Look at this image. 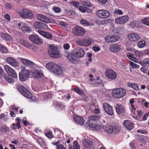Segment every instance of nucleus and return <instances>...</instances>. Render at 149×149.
Returning a JSON list of instances; mask_svg holds the SVG:
<instances>
[{"instance_id":"obj_1","label":"nucleus","mask_w":149,"mask_h":149,"mask_svg":"<svg viewBox=\"0 0 149 149\" xmlns=\"http://www.w3.org/2000/svg\"><path fill=\"white\" fill-rule=\"evenodd\" d=\"M100 116L98 115H93L89 118L88 125L90 128L93 130H101L102 128V126L96 124V121L100 118Z\"/></svg>"},{"instance_id":"obj_2","label":"nucleus","mask_w":149,"mask_h":149,"mask_svg":"<svg viewBox=\"0 0 149 149\" xmlns=\"http://www.w3.org/2000/svg\"><path fill=\"white\" fill-rule=\"evenodd\" d=\"M46 67L55 74H61L63 73V70L60 66L54 63H49L46 64Z\"/></svg>"},{"instance_id":"obj_3","label":"nucleus","mask_w":149,"mask_h":149,"mask_svg":"<svg viewBox=\"0 0 149 149\" xmlns=\"http://www.w3.org/2000/svg\"><path fill=\"white\" fill-rule=\"evenodd\" d=\"M48 52L49 56L51 57L58 58L60 57L59 50L54 45H51L49 46Z\"/></svg>"},{"instance_id":"obj_4","label":"nucleus","mask_w":149,"mask_h":149,"mask_svg":"<svg viewBox=\"0 0 149 149\" xmlns=\"http://www.w3.org/2000/svg\"><path fill=\"white\" fill-rule=\"evenodd\" d=\"M125 94V90L122 88L114 89L112 91L113 96L116 98H121L124 96Z\"/></svg>"},{"instance_id":"obj_5","label":"nucleus","mask_w":149,"mask_h":149,"mask_svg":"<svg viewBox=\"0 0 149 149\" xmlns=\"http://www.w3.org/2000/svg\"><path fill=\"white\" fill-rule=\"evenodd\" d=\"M96 14L98 18L104 19L109 18L110 16L109 12L107 10L101 9L97 11Z\"/></svg>"},{"instance_id":"obj_6","label":"nucleus","mask_w":149,"mask_h":149,"mask_svg":"<svg viewBox=\"0 0 149 149\" xmlns=\"http://www.w3.org/2000/svg\"><path fill=\"white\" fill-rule=\"evenodd\" d=\"M92 41L91 39L82 38L77 40L76 43L79 46L87 47L91 45Z\"/></svg>"},{"instance_id":"obj_7","label":"nucleus","mask_w":149,"mask_h":149,"mask_svg":"<svg viewBox=\"0 0 149 149\" xmlns=\"http://www.w3.org/2000/svg\"><path fill=\"white\" fill-rule=\"evenodd\" d=\"M86 31L82 27L79 26L74 27L72 29V33L74 36H82L85 33Z\"/></svg>"},{"instance_id":"obj_8","label":"nucleus","mask_w":149,"mask_h":149,"mask_svg":"<svg viewBox=\"0 0 149 149\" xmlns=\"http://www.w3.org/2000/svg\"><path fill=\"white\" fill-rule=\"evenodd\" d=\"M17 88L21 93L26 98H29L31 97V93L24 86L19 85L18 86Z\"/></svg>"},{"instance_id":"obj_9","label":"nucleus","mask_w":149,"mask_h":149,"mask_svg":"<svg viewBox=\"0 0 149 149\" xmlns=\"http://www.w3.org/2000/svg\"><path fill=\"white\" fill-rule=\"evenodd\" d=\"M30 72L28 70H22L19 73V79L20 81H26L30 77Z\"/></svg>"},{"instance_id":"obj_10","label":"nucleus","mask_w":149,"mask_h":149,"mask_svg":"<svg viewBox=\"0 0 149 149\" xmlns=\"http://www.w3.org/2000/svg\"><path fill=\"white\" fill-rule=\"evenodd\" d=\"M29 40L33 43L36 45H40L43 42L42 40L37 35L33 34L31 35Z\"/></svg>"},{"instance_id":"obj_11","label":"nucleus","mask_w":149,"mask_h":149,"mask_svg":"<svg viewBox=\"0 0 149 149\" xmlns=\"http://www.w3.org/2000/svg\"><path fill=\"white\" fill-rule=\"evenodd\" d=\"M19 13L21 17L24 18H33L34 17L32 12L26 9H23L22 12H19Z\"/></svg>"},{"instance_id":"obj_12","label":"nucleus","mask_w":149,"mask_h":149,"mask_svg":"<svg viewBox=\"0 0 149 149\" xmlns=\"http://www.w3.org/2000/svg\"><path fill=\"white\" fill-rule=\"evenodd\" d=\"M4 69L8 74L15 78H17V75L15 70L7 65L4 66Z\"/></svg>"},{"instance_id":"obj_13","label":"nucleus","mask_w":149,"mask_h":149,"mask_svg":"<svg viewBox=\"0 0 149 149\" xmlns=\"http://www.w3.org/2000/svg\"><path fill=\"white\" fill-rule=\"evenodd\" d=\"M106 77L109 79H114L116 77L117 74L111 69L107 70L105 72Z\"/></svg>"},{"instance_id":"obj_14","label":"nucleus","mask_w":149,"mask_h":149,"mask_svg":"<svg viewBox=\"0 0 149 149\" xmlns=\"http://www.w3.org/2000/svg\"><path fill=\"white\" fill-rule=\"evenodd\" d=\"M120 38L116 35H108L105 38V39L107 43H113L116 42Z\"/></svg>"},{"instance_id":"obj_15","label":"nucleus","mask_w":149,"mask_h":149,"mask_svg":"<svg viewBox=\"0 0 149 149\" xmlns=\"http://www.w3.org/2000/svg\"><path fill=\"white\" fill-rule=\"evenodd\" d=\"M103 107L105 112L109 115L111 116L114 114L113 108L109 104L106 103L104 104Z\"/></svg>"},{"instance_id":"obj_16","label":"nucleus","mask_w":149,"mask_h":149,"mask_svg":"<svg viewBox=\"0 0 149 149\" xmlns=\"http://www.w3.org/2000/svg\"><path fill=\"white\" fill-rule=\"evenodd\" d=\"M84 146L87 149H94L92 141L89 139H85L83 141Z\"/></svg>"},{"instance_id":"obj_17","label":"nucleus","mask_w":149,"mask_h":149,"mask_svg":"<svg viewBox=\"0 0 149 149\" xmlns=\"http://www.w3.org/2000/svg\"><path fill=\"white\" fill-rule=\"evenodd\" d=\"M110 51L113 53H117L119 52L121 49L120 45L117 43L113 44L111 45L109 47Z\"/></svg>"},{"instance_id":"obj_18","label":"nucleus","mask_w":149,"mask_h":149,"mask_svg":"<svg viewBox=\"0 0 149 149\" xmlns=\"http://www.w3.org/2000/svg\"><path fill=\"white\" fill-rule=\"evenodd\" d=\"M128 19V17L127 15H125L116 18L115 21L116 24H121L126 22Z\"/></svg>"},{"instance_id":"obj_19","label":"nucleus","mask_w":149,"mask_h":149,"mask_svg":"<svg viewBox=\"0 0 149 149\" xmlns=\"http://www.w3.org/2000/svg\"><path fill=\"white\" fill-rule=\"evenodd\" d=\"M115 109L118 114L122 116H123L125 115V109L122 105L118 104H117L115 107Z\"/></svg>"},{"instance_id":"obj_20","label":"nucleus","mask_w":149,"mask_h":149,"mask_svg":"<svg viewBox=\"0 0 149 149\" xmlns=\"http://www.w3.org/2000/svg\"><path fill=\"white\" fill-rule=\"evenodd\" d=\"M74 54L78 58L83 57L84 54V50L80 47H77L75 48L74 49Z\"/></svg>"},{"instance_id":"obj_21","label":"nucleus","mask_w":149,"mask_h":149,"mask_svg":"<svg viewBox=\"0 0 149 149\" xmlns=\"http://www.w3.org/2000/svg\"><path fill=\"white\" fill-rule=\"evenodd\" d=\"M6 61L8 63L13 67H16L19 65L18 63L15 58L12 57L7 58L6 59Z\"/></svg>"},{"instance_id":"obj_22","label":"nucleus","mask_w":149,"mask_h":149,"mask_svg":"<svg viewBox=\"0 0 149 149\" xmlns=\"http://www.w3.org/2000/svg\"><path fill=\"white\" fill-rule=\"evenodd\" d=\"M73 118L75 123L79 125H83L84 123V120L82 117L74 115L73 117Z\"/></svg>"},{"instance_id":"obj_23","label":"nucleus","mask_w":149,"mask_h":149,"mask_svg":"<svg viewBox=\"0 0 149 149\" xmlns=\"http://www.w3.org/2000/svg\"><path fill=\"white\" fill-rule=\"evenodd\" d=\"M67 56L68 59L73 63H76L79 61L78 58L74 54V53H69Z\"/></svg>"},{"instance_id":"obj_24","label":"nucleus","mask_w":149,"mask_h":149,"mask_svg":"<svg viewBox=\"0 0 149 149\" xmlns=\"http://www.w3.org/2000/svg\"><path fill=\"white\" fill-rule=\"evenodd\" d=\"M20 60L24 65L29 67H33L35 66V64L32 61L27 59L21 58Z\"/></svg>"},{"instance_id":"obj_25","label":"nucleus","mask_w":149,"mask_h":149,"mask_svg":"<svg viewBox=\"0 0 149 149\" xmlns=\"http://www.w3.org/2000/svg\"><path fill=\"white\" fill-rule=\"evenodd\" d=\"M37 19L39 20L44 22L49 23L50 22L49 19L46 16L41 14L37 15Z\"/></svg>"},{"instance_id":"obj_26","label":"nucleus","mask_w":149,"mask_h":149,"mask_svg":"<svg viewBox=\"0 0 149 149\" xmlns=\"http://www.w3.org/2000/svg\"><path fill=\"white\" fill-rule=\"evenodd\" d=\"M37 31L40 35L47 38L50 39L52 37V34L48 32L41 30H38Z\"/></svg>"},{"instance_id":"obj_27","label":"nucleus","mask_w":149,"mask_h":149,"mask_svg":"<svg viewBox=\"0 0 149 149\" xmlns=\"http://www.w3.org/2000/svg\"><path fill=\"white\" fill-rule=\"evenodd\" d=\"M128 38L132 41H137L140 38L139 36L136 33H130L128 35Z\"/></svg>"},{"instance_id":"obj_28","label":"nucleus","mask_w":149,"mask_h":149,"mask_svg":"<svg viewBox=\"0 0 149 149\" xmlns=\"http://www.w3.org/2000/svg\"><path fill=\"white\" fill-rule=\"evenodd\" d=\"M34 26L36 28L38 29H45L47 27V25L45 24L38 22L35 23Z\"/></svg>"},{"instance_id":"obj_29","label":"nucleus","mask_w":149,"mask_h":149,"mask_svg":"<svg viewBox=\"0 0 149 149\" xmlns=\"http://www.w3.org/2000/svg\"><path fill=\"white\" fill-rule=\"evenodd\" d=\"M123 124L126 128L128 130H131L133 127V124L130 120H125Z\"/></svg>"},{"instance_id":"obj_30","label":"nucleus","mask_w":149,"mask_h":149,"mask_svg":"<svg viewBox=\"0 0 149 149\" xmlns=\"http://www.w3.org/2000/svg\"><path fill=\"white\" fill-rule=\"evenodd\" d=\"M103 129L104 131L108 134H110L113 133V127L111 125H107L104 126Z\"/></svg>"},{"instance_id":"obj_31","label":"nucleus","mask_w":149,"mask_h":149,"mask_svg":"<svg viewBox=\"0 0 149 149\" xmlns=\"http://www.w3.org/2000/svg\"><path fill=\"white\" fill-rule=\"evenodd\" d=\"M33 76L36 78L41 77L43 76V74L41 71L37 69H35L33 72Z\"/></svg>"},{"instance_id":"obj_32","label":"nucleus","mask_w":149,"mask_h":149,"mask_svg":"<svg viewBox=\"0 0 149 149\" xmlns=\"http://www.w3.org/2000/svg\"><path fill=\"white\" fill-rule=\"evenodd\" d=\"M0 36L4 40L7 41H10L12 40L10 36L7 33L2 32L0 33Z\"/></svg>"},{"instance_id":"obj_33","label":"nucleus","mask_w":149,"mask_h":149,"mask_svg":"<svg viewBox=\"0 0 149 149\" xmlns=\"http://www.w3.org/2000/svg\"><path fill=\"white\" fill-rule=\"evenodd\" d=\"M20 43L24 46L27 47H29L31 46V44L27 41L24 40H20Z\"/></svg>"},{"instance_id":"obj_34","label":"nucleus","mask_w":149,"mask_h":149,"mask_svg":"<svg viewBox=\"0 0 149 149\" xmlns=\"http://www.w3.org/2000/svg\"><path fill=\"white\" fill-rule=\"evenodd\" d=\"M127 86L129 87H131L135 90H138L139 89L137 84L134 83H128L127 84Z\"/></svg>"},{"instance_id":"obj_35","label":"nucleus","mask_w":149,"mask_h":149,"mask_svg":"<svg viewBox=\"0 0 149 149\" xmlns=\"http://www.w3.org/2000/svg\"><path fill=\"white\" fill-rule=\"evenodd\" d=\"M21 30L24 32L29 33L31 31V29L27 26H23L21 28Z\"/></svg>"},{"instance_id":"obj_36","label":"nucleus","mask_w":149,"mask_h":149,"mask_svg":"<svg viewBox=\"0 0 149 149\" xmlns=\"http://www.w3.org/2000/svg\"><path fill=\"white\" fill-rule=\"evenodd\" d=\"M0 51L2 53H6L8 50L6 47L0 44Z\"/></svg>"},{"instance_id":"obj_37","label":"nucleus","mask_w":149,"mask_h":149,"mask_svg":"<svg viewBox=\"0 0 149 149\" xmlns=\"http://www.w3.org/2000/svg\"><path fill=\"white\" fill-rule=\"evenodd\" d=\"M73 90L80 95H81L84 94V91L79 88H74Z\"/></svg>"},{"instance_id":"obj_38","label":"nucleus","mask_w":149,"mask_h":149,"mask_svg":"<svg viewBox=\"0 0 149 149\" xmlns=\"http://www.w3.org/2000/svg\"><path fill=\"white\" fill-rule=\"evenodd\" d=\"M4 78L6 81L10 83H12L14 82V80L8 75H4Z\"/></svg>"},{"instance_id":"obj_39","label":"nucleus","mask_w":149,"mask_h":149,"mask_svg":"<svg viewBox=\"0 0 149 149\" xmlns=\"http://www.w3.org/2000/svg\"><path fill=\"white\" fill-rule=\"evenodd\" d=\"M127 56L131 60L136 62H137V59L134 57L132 53H129L128 54Z\"/></svg>"},{"instance_id":"obj_40","label":"nucleus","mask_w":149,"mask_h":149,"mask_svg":"<svg viewBox=\"0 0 149 149\" xmlns=\"http://www.w3.org/2000/svg\"><path fill=\"white\" fill-rule=\"evenodd\" d=\"M120 130V127L117 125L113 127V133L114 134H116L119 132Z\"/></svg>"},{"instance_id":"obj_41","label":"nucleus","mask_w":149,"mask_h":149,"mask_svg":"<svg viewBox=\"0 0 149 149\" xmlns=\"http://www.w3.org/2000/svg\"><path fill=\"white\" fill-rule=\"evenodd\" d=\"M80 23L85 26H88L90 25L88 21L85 19H81L80 21Z\"/></svg>"},{"instance_id":"obj_42","label":"nucleus","mask_w":149,"mask_h":149,"mask_svg":"<svg viewBox=\"0 0 149 149\" xmlns=\"http://www.w3.org/2000/svg\"><path fill=\"white\" fill-rule=\"evenodd\" d=\"M149 17H146L141 20L142 22L146 25L149 26Z\"/></svg>"},{"instance_id":"obj_43","label":"nucleus","mask_w":149,"mask_h":149,"mask_svg":"<svg viewBox=\"0 0 149 149\" xmlns=\"http://www.w3.org/2000/svg\"><path fill=\"white\" fill-rule=\"evenodd\" d=\"M65 12L69 15H73L75 13L74 11H73L70 9H65Z\"/></svg>"},{"instance_id":"obj_44","label":"nucleus","mask_w":149,"mask_h":149,"mask_svg":"<svg viewBox=\"0 0 149 149\" xmlns=\"http://www.w3.org/2000/svg\"><path fill=\"white\" fill-rule=\"evenodd\" d=\"M137 45L139 48H143L145 45V42L144 40L139 41Z\"/></svg>"},{"instance_id":"obj_45","label":"nucleus","mask_w":149,"mask_h":149,"mask_svg":"<svg viewBox=\"0 0 149 149\" xmlns=\"http://www.w3.org/2000/svg\"><path fill=\"white\" fill-rule=\"evenodd\" d=\"M73 149H80V147L79 143L76 141H74L73 146Z\"/></svg>"},{"instance_id":"obj_46","label":"nucleus","mask_w":149,"mask_h":149,"mask_svg":"<svg viewBox=\"0 0 149 149\" xmlns=\"http://www.w3.org/2000/svg\"><path fill=\"white\" fill-rule=\"evenodd\" d=\"M81 3L82 5L86 6H87L91 7V3L89 2L82 1L81 2Z\"/></svg>"},{"instance_id":"obj_47","label":"nucleus","mask_w":149,"mask_h":149,"mask_svg":"<svg viewBox=\"0 0 149 149\" xmlns=\"http://www.w3.org/2000/svg\"><path fill=\"white\" fill-rule=\"evenodd\" d=\"M79 9L80 11L83 13L86 12L87 10H88V9L89 10V9L88 8H87L84 6L80 7L79 8Z\"/></svg>"},{"instance_id":"obj_48","label":"nucleus","mask_w":149,"mask_h":149,"mask_svg":"<svg viewBox=\"0 0 149 149\" xmlns=\"http://www.w3.org/2000/svg\"><path fill=\"white\" fill-rule=\"evenodd\" d=\"M139 138L137 139L138 140L140 141L141 142H142L143 143H145V141L144 140V137L143 136H138Z\"/></svg>"},{"instance_id":"obj_49","label":"nucleus","mask_w":149,"mask_h":149,"mask_svg":"<svg viewBox=\"0 0 149 149\" xmlns=\"http://www.w3.org/2000/svg\"><path fill=\"white\" fill-rule=\"evenodd\" d=\"M12 8V6L9 3H6L5 5V8L8 10H11Z\"/></svg>"},{"instance_id":"obj_50","label":"nucleus","mask_w":149,"mask_h":149,"mask_svg":"<svg viewBox=\"0 0 149 149\" xmlns=\"http://www.w3.org/2000/svg\"><path fill=\"white\" fill-rule=\"evenodd\" d=\"M70 4L77 8L79 6V3L78 2L72 1L71 2Z\"/></svg>"},{"instance_id":"obj_51","label":"nucleus","mask_w":149,"mask_h":149,"mask_svg":"<svg viewBox=\"0 0 149 149\" xmlns=\"http://www.w3.org/2000/svg\"><path fill=\"white\" fill-rule=\"evenodd\" d=\"M53 9L54 11L56 13H59L61 11V9L60 8L58 7H54Z\"/></svg>"},{"instance_id":"obj_52","label":"nucleus","mask_w":149,"mask_h":149,"mask_svg":"<svg viewBox=\"0 0 149 149\" xmlns=\"http://www.w3.org/2000/svg\"><path fill=\"white\" fill-rule=\"evenodd\" d=\"M45 135L49 139H50L52 138L53 136L52 135V133L50 132H49L45 134Z\"/></svg>"},{"instance_id":"obj_53","label":"nucleus","mask_w":149,"mask_h":149,"mask_svg":"<svg viewBox=\"0 0 149 149\" xmlns=\"http://www.w3.org/2000/svg\"><path fill=\"white\" fill-rule=\"evenodd\" d=\"M114 13L116 14H118L119 15H122L123 14V11L121 10L118 9L115 10Z\"/></svg>"},{"instance_id":"obj_54","label":"nucleus","mask_w":149,"mask_h":149,"mask_svg":"<svg viewBox=\"0 0 149 149\" xmlns=\"http://www.w3.org/2000/svg\"><path fill=\"white\" fill-rule=\"evenodd\" d=\"M136 26V23L135 21H133L130 24V26L133 28Z\"/></svg>"},{"instance_id":"obj_55","label":"nucleus","mask_w":149,"mask_h":149,"mask_svg":"<svg viewBox=\"0 0 149 149\" xmlns=\"http://www.w3.org/2000/svg\"><path fill=\"white\" fill-rule=\"evenodd\" d=\"M140 70L144 73L148 74V70L146 68L143 67H141L140 68Z\"/></svg>"},{"instance_id":"obj_56","label":"nucleus","mask_w":149,"mask_h":149,"mask_svg":"<svg viewBox=\"0 0 149 149\" xmlns=\"http://www.w3.org/2000/svg\"><path fill=\"white\" fill-rule=\"evenodd\" d=\"M27 98L31 99V102H34L36 100V98L35 96H32V94H31V97H29V98Z\"/></svg>"},{"instance_id":"obj_57","label":"nucleus","mask_w":149,"mask_h":149,"mask_svg":"<svg viewBox=\"0 0 149 149\" xmlns=\"http://www.w3.org/2000/svg\"><path fill=\"white\" fill-rule=\"evenodd\" d=\"M57 149H66L65 148L62 144H59L57 146Z\"/></svg>"},{"instance_id":"obj_58","label":"nucleus","mask_w":149,"mask_h":149,"mask_svg":"<svg viewBox=\"0 0 149 149\" xmlns=\"http://www.w3.org/2000/svg\"><path fill=\"white\" fill-rule=\"evenodd\" d=\"M63 47L65 49H68L70 48V45L68 43H66L63 45Z\"/></svg>"},{"instance_id":"obj_59","label":"nucleus","mask_w":149,"mask_h":149,"mask_svg":"<svg viewBox=\"0 0 149 149\" xmlns=\"http://www.w3.org/2000/svg\"><path fill=\"white\" fill-rule=\"evenodd\" d=\"M130 109L132 112L136 110V108L133 104H131V106L130 107Z\"/></svg>"},{"instance_id":"obj_60","label":"nucleus","mask_w":149,"mask_h":149,"mask_svg":"<svg viewBox=\"0 0 149 149\" xmlns=\"http://www.w3.org/2000/svg\"><path fill=\"white\" fill-rule=\"evenodd\" d=\"M60 24L61 25L63 26V27H65V28H67V24L64 22L61 21L60 22Z\"/></svg>"},{"instance_id":"obj_61","label":"nucleus","mask_w":149,"mask_h":149,"mask_svg":"<svg viewBox=\"0 0 149 149\" xmlns=\"http://www.w3.org/2000/svg\"><path fill=\"white\" fill-rule=\"evenodd\" d=\"M93 50L95 52L99 51L100 50V48L97 46L93 47Z\"/></svg>"},{"instance_id":"obj_62","label":"nucleus","mask_w":149,"mask_h":149,"mask_svg":"<svg viewBox=\"0 0 149 149\" xmlns=\"http://www.w3.org/2000/svg\"><path fill=\"white\" fill-rule=\"evenodd\" d=\"M102 82V81L100 79L99 77H98L95 80V83L97 84H101Z\"/></svg>"},{"instance_id":"obj_63","label":"nucleus","mask_w":149,"mask_h":149,"mask_svg":"<svg viewBox=\"0 0 149 149\" xmlns=\"http://www.w3.org/2000/svg\"><path fill=\"white\" fill-rule=\"evenodd\" d=\"M56 107L57 108H61L62 107V105L60 104L59 103L56 102L55 103Z\"/></svg>"},{"instance_id":"obj_64","label":"nucleus","mask_w":149,"mask_h":149,"mask_svg":"<svg viewBox=\"0 0 149 149\" xmlns=\"http://www.w3.org/2000/svg\"><path fill=\"white\" fill-rule=\"evenodd\" d=\"M143 61L145 64H149V58H145L143 59Z\"/></svg>"}]
</instances>
